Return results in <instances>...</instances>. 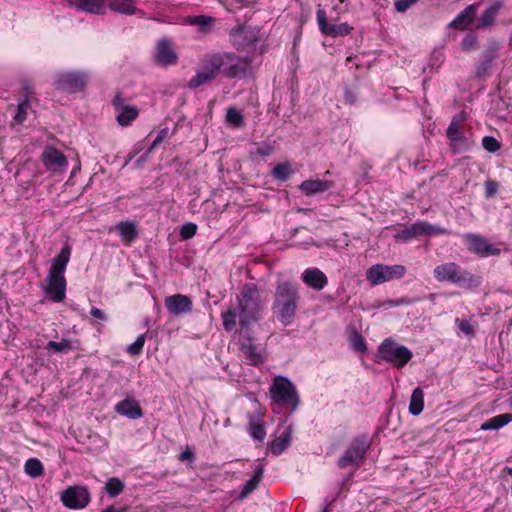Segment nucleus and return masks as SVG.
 <instances>
[{
    "label": "nucleus",
    "instance_id": "1",
    "mask_svg": "<svg viewBox=\"0 0 512 512\" xmlns=\"http://www.w3.org/2000/svg\"><path fill=\"white\" fill-rule=\"evenodd\" d=\"M300 300L299 285L289 280H279L275 286L272 311L284 326L293 323Z\"/></svg>",
    "mask_w": 512,
    "mask_h": 512
},
{
    "label": "nucleus",
    "instance_id": "2",
    "mask_svg": "<svg viewBox=\"0 0 512 512\" xmlns=\"http://www.w3.org/2000/svg\"><path fill=\"white\" fill-rule=\"evenodd\" d=\"M433 275L439 282H449L467 290H474L483 283L481 275L473 274L455 262L436 266Z\"/></svg>",
    "mask_w": 512,
    "mask_h": 512
},
{
    "label": "nucleus",
    "instance_id": "3",
    "mask_svg": "<svg viewBox=\"0 0 512 512\" xmlns=\"http://www.w3.org/2000/svg\"><path fill=\"white\" fill-rule=\"evenodd\" d=\"M239 323L242 331L257 321L262 310L258 287L255 283H245L237 296Z\"/></svg>",
    "mask_w": 512,
    "mask_h": 512
},
{
    "label": "nucleus",
    "instance_id": "4",
    "mask_svg": "<svg viewBox=\"0 0 512 512\" xmlns=\"http://www.w3.org/2000/svg\"><path fill=\"white\" fill-rule=\"evenodd\" d=\"M90 80V74L83 70L61 71L53 77V86L55 89L75 94L85 90Z\"/></svg>",
    "mask_w": 512,
    "mask_h": 512
},
{
    "label": "nucleus",
    "instance_id": "5",
    "mask_svg": "<svg viewBox=\"0 0 512 512\" xmlns=\"http://www.w3.org/2000/svg\"><path fill=\"white\" fill-rule=\"evenodd\" d=\"M271 399L277 405H289L291 411H295L300 403V399L295 385L285 376H276L270 387Z\"/></svg>",
    "mask_w": 512,
    "mask_h": 512
},
{
    "label": "nucleus",
    "instance_id": "6",
    "mask_svg": "<svg viewBox=\"0 0 512 512\" xmlns=\"http://www.w3.org/2000/svg\"><path fill=\"white\" fill-rule=\"evenodd\" d=\"M412 352L403 345H399L391 339H385L378 347L377 362L385 361L396 368L404 367L412 358Z\"/></svg>",
    "mask_w": 512,
    "mask_h": 512
},
{
    "label": "nucleus",
    "instance_id": "7",
    "mask_svg": "<svg viewBox=\"0 0 512 512\" xmlns=\"http://www.w3.org/2000/svg\"><path fill=\"white\" fill-rule=\"evenodd\" d=\"M451 231L437 226L432 225L426 221H416L415 223L405 226L398 230L394 235L396 242H409L414 238L421 236H432V235H450Z\"/></svg>",
    "mask_w": 512,
    "mask_h": 512
},
{
    "label": "nucleus",
    "instance_id": "8",
    "mask_svg": "<svg viewBox=\"0 0 512 512\" xmlns=\"http://www.w3.org/2000/svg\"><path fill=\"white\" fill-rule=\"evenodd\" d=\"M265 33L258 26L242 25L230 30L231 45L237 51H245L264 39Z\"/></svg>",
    "mask_w": 512,
    "mask_h": 512
},
{
    "label": "nucleus",
    "instance_id": "9",
    "mask_svg": "<svg viewBox=\"0 0 512 512\" xmlns=\"http://www.w3.org/2000/svg\"><path fill=\"white\" fill-rule=\"evenodd\" d=\"M370 448V440L367 435L362 434L355 437L344 454L338 460L340 468H346L350 465H358L364 459L366 452Z\"/></svg>",
    "mask_w": 512,
    "mask_h": 512
},
{
    "label": "nucleus",
    "instance_id": "10",
    "mask_svg": "<svg viewBox=\"0 0 512 512\" xmlns=\"http://www.w3.org/2000/svg\"><path fill=\"white\" fill-rule=\"evenodd\" d=\"M406 273V268L403 265H384L375 264L371 266L366 272V279L372 285H379L394 279L402 278Z\"/></svg>",
    "mask_w": 512,
    "mask_h": 512
},
{
    "label": "nucleus",
    "instance_id": "11",
    "mask_svg": "<svg viewBox=\"0 0 512 512\" xmlns=\"http://www.w3.org/2000/svg\"><path fill=\"white\" fill-rule=\"evenodd\" d=\"M501 49V44L491 39L488 41L486 48L481 53V60L475 67V77L481 80L486 79L490 75L493 62L498 57V52Z\"/></svg>",
    "mask_w": 512,
    "mask_h": 512
},
{
    "label": "nucleus",
    "instance_id": "12",
    "mask_svg": "<svg viewBox=\"0 0 512 512\" xmlns=\"http://www.w3.org/2000/svg\"><path fill=\"white\" fill-rule=\"evenodd\" d=\"M63 505L70 509H82L90 502V493L87 487L70 486L61 493Z\"/></svg>",
    "mask_w": 512,
    "mask_h": 512
},
{
    "label": "nucleus",
    "instance_id": "13",
    "mask_svg": "<svg viewBox=\"0 0 512 512\" xmlns=\"http://www.w3.org/2000/svg\"><path fill=\"white\" fill-rule=\"evenodd\" d=\"M112 106L118 113L116 121L119 126H129L139 116V109L136 106L126 104L121 92H117L112 99Z\"/></svg>",
    "mask_w": 512,
    "mask_h": 512
},
{
    "label": "nucleus",
    "instance_id": "14",
    "mask_svg": "<svg viewBox=\"0 0 512 512\" xmlns=\"http://www.w3.org/2000/svg\"><path fill=\"white\" fill-rule=\"evenodd\" d=\"M466 248L480 257H489L499 255L501 250L488 243L483 236L467 233L463 236Z\"/></svg>",
    "mask_w": 512,
    "mask_h": 512
},
{
    "label": "nucleus",
    "instance_id": "15",
    "mask_svg": "<svg viewBox=\"0 0 512 512\" xmlns=\"http://www.w3.org/2000/svg\"><path fill=\"white\" fill-rule=\"evenodd\" d=\"M317 23L321 33L325 36L336 38L348 35L352 27L348 23L331 24L328 22L324 9L319 8L316 12Z\"/></svg>",
    "mask_w": 512,
    "mask_h": 512
},
{
    "label": "nucleus",
    "instance_id": "16",
    "mask_svg": "<svg viewBox=\"0 0 512 512\" xmlns=\"http://www.w3.org/2000/svg\"><path fill=\"white\" fill-rule=\"evenodd\" d=\"M41 160L48 171L55 173L63 172L68 165L66 156L53 146L45 147L41 155Z\"/></svg>",
    "mask_w": 512,
    "mask_h": 512
},
{
    "label": "nucleus",
    "instance_id": "17",
    "mask_svg": "<svg viewBox=\"0 0 512 512\" xmlns=\"http://www.w3.org/2000/svg\"><path fill=\"white\" fill-rule=\"evenodd\" d=\"M45 293L50 300L59 303L66 297V278L65 275L48 273L45 279Z\"/></svg>",
    "mask_w": 512,
    "mask_h": 512
},
{
    "label": "nucleus",
    "instance_id": "18",
    "mask_svg": "<svg viewBox=\"0 0 512 512\" xmlns=\"http://www.w3.org/2000/svg\"><path fill=\"white\" fill-rule=\"evenodd\" d=\"M164 303L167 311L174 316L189 313L193 308L191 298L183 294L167 296Z\"/></svg>",
    "mask_w": 512,
    "mask_h": 512
},
{
    "label": "nucleus",
    "instance_id": "19",
    "mask_svg": "<svg viewBox=\"0 0 512 512\" xmlns=\"http://www.w3.org/2000/svg\"><path fill=\"white\" fill-rule=\"evenodd\" d=\"M231 79H242L252 73V58L230 52Z\"/></svg>",
    "mask_w": 512,
    "mask_h": 512
},
{
    "label": "nucleus",
    "instance_id": "20",
    "mask_svg": "<svg viewBox=\"0 0 512 512\" xmlns=\"http://www.w3.org/2000/svg\"><path fill=\"white\" fill-rule=\"evenodd\" d=\"M155 62L160 66H170L177 62V54L171 47L168 39L158 41L155 51Z\"/></svg>",
    "mask_w": 512,
    "mask_h": 512
},
{
    "label": "nucleus",
    "instance_id": "21",
    "mask_svg": "<svg viewBox=\"0 0 512 512\" xmlns=\"http://www.w3.org/2000/svg\"><path fill=\"white\" fill-rule=\"evenodd\" d=\"M217 77L208 57L206 56L202 61V66L196 75L193 76L189 82L188 87L191 89L198 88L206 83L211 82Z\"/></svg>",
    "mask_w": 512,
    "mask_h": 512
},
{
    "label": "nucleus",
    "instance_id": "22",
    "mask_svg": "<svg viewBox=\"0 0 512 512\" xmlns=\"http://www.w3.org/2000/svg\"><path fill=\"white\" fill-rule=\"evenodd\" d=\"M301 279L308 287L320 291L324 289L328 284V278L318 268H307L301 274Z\"/></svg>",
    "mask_w": 512,
    "mask_h": 512
},
{
    "label": "nucleus",
    "instance_id": "23",
    "mask_svg": "<svg viewBox=\"0 0 512 512\" xmlns=\"http://www.w3.org/2000/svg\"><path fill=\"white\" fill-rule=\"evenodd\" d=\"M68 6L95 15L106 13L105 0H67Z\"/></svg>",
    "mask_w": 512,
    "mask_h": 512
},
{
    "label": "nucleus",
    "instance_id": "24",
    "mask_svg": "<svg viewBox=\"0 0 512 512\" xmlns=\"http://www.w3.org/2000/svg\"><path fill=\"white\" fill-rule=\"evenodd\" d=\"M71 252L72 247L68 242H66L60 252L52 259L48 273L64 275L66 267L70 261Z\"/></svg>",
    "mask_w": 512,
    "mask_h": 512
},
{
    "label": "nucleus",
    "instance_id": "25",
    "mask_svg": "<svg viewBox=\"0 0 512 512\" xmlns=\"http://www.w3.org/2000/svg\"><path fill=\"white\" fill-rule=\"evenodd\" d=\"M115 411L129 419L142 418L144 413L138 402L132 398H126L115 405Z\"/></svg>",
    "mask_w": 512,
    "mask_h": 512
},
{
    "label": "nucleus",
    "instance_id": "26",
    "mask_svg": "<svg viewBox=\"0 0 512 512\" xmlns=\"http://www.w3.org/2000/svg\"><path fill=\"white\" fill-rule=\"evenodd\" d=\"M478 4H470L457 17L449 23V27L458 30H466L473 22L477 13Z\"/></svg>",
    "mask_w": 512,
    "mask_h": 512
},
{
    "label": "nucleus",
    "instance_id": "27",
    "mask_svg": "<svg viewBox=\"0 0 512 512\" xmlns=\"http://www.w3.org/2000/svg\"><path fill=\"white\" fill-rule=\"evenodd\" d=\"M207 57L217 76L221 73L223 76L231 79L230 52L214 53Z\"/></svg>",
    "mask_w": 512,
    "mask_h": 512
},
{
    "label": "nucleus",
    "instance_id": "28",
    "mask_svg": "<svg viewBox=\"0 0 512 512\" xmlns=\"http://www.w3.org/2000/svg\"><path fill=\"white\" fill-rule=\"evenodd\" d=\"M334 183L332 181L320 180V179H309L303 181L299 189L306 195L312 196L319 193H323L328 191L333 187Z\"/></svg>",
    "mask_w": 512,
    "mask_h": 512
},
{
    "label": "nucleus",
    "instance_id": "29",
    "mask_svg": "<svg viewBox=\"0 0 512 512\" xmlns=\"http://www.w3.org/2000/svg\"><path fill=\"white\" fill-rule=\"evenodd\" d=\"M240 350L250 365L257 366L264 361L263 356L257 352V347L251 337H246L241 341Z\"/></svg>",
    "mask_w": 512,
    "mask_h": 512
},
{
    "label": "nucleus",
    "instance_id": "30",
    "mask_svg": "<svg viewBox=\"0 0 512 512\" xmlns=\"http://www.w3.org/2000/svg\"><path fill=\"white\" fill-rule=\"evenodd\" d=\"M292 426L285 427L283 432L271 443V453L275 456L281 455L291 444Z\"/></svg>",
    "mask_w": 512,
    "mask_h": 512
},
{
    "label": "nucleus",
    "instance_id": "31",
    "mask_svg": "<svg viewBox=\"0 0 512 512\" xmlns=\"http://www.w3.org/2000/svg\"><path fill=\"white\" fill-rule=\"evenodd\" d=\"M136 0H105L106 8L122 15H134L137 12Z\"/></svg>",
    "mask_w": 512,
    "mask_h": 512
},
{
    "label": "nucleus",
    "instance_id": "32",
    "mask_svg": "<svg viewBox=\"0 0 512 512\" xmlns=\"http://www.w3.org/2000/svg\"><path fill=\"white\" fill-rule=\"evenodd\" d=\"M264 467L263 465H258L254 470V475L246 481L243 485L240 494L238 496L239 500H243L248 497L250 493H252L259 485V483L263 479Z\"/></svg>",
    "mask_w": 512,
    "mask_h": 512
},
{
    "label": "nucleus",
    "instance_id": "33",
    "mask_svg": "<svg viewBox=\"0 0 512 512\" xmlns=\"http://www.w3.org/2000/svg\"><path fill=\"white\" fill-rule=\"evenodd\" d=\"M502 7V3L496 2L487 7L482 13L477 28H489L491 27Z\"/></svg>",
    "mask_w": 512,
    "mask_h": 512
},
{
    "label": "nucleus",
    "instance_id": "34",
    "mask_svg": "<svg viewBox=\"0 0 512 512\" xmlns=\"http://www.w3.org/2000/svg\"><path fill=\"white\" fill-rule=\"evenodd\" d=\"M510 422H512L511 413L499 414L485 421L481 425L480 429L482 431L497 430L509 424Z\"/></svg>",
    "mask_w": 512,
    "mask_h": 512
},
{
    "label": "nucleus",
    "instance_id": "35",
    "mask_svg": "<svg viewBox=\"0 0 512 512\" xmlns=\"http://www.w3.org/2000/svg\"><path fill=\"white\" fill-rule=\"evenodd\" d=\"M116 230L119 232L122 240L131 243L138 237V230L136 225L131 221H122L116 225Z\"/></svg>",
    "mask_w": 512,
    "mask_h": 512
},
{
    "label": "nucleus",
    "instance_id": "36",
    "mask_svg": "<svg viewBox=\"0 0 512 512\" xmlns=\"http://www.w3.org/2000/svg\"><path fill=\"white\" fill-rule=\"evenodd\" d=\"M424 408V393L421 387H416L411 394L409 403V412L413 416H418Z\"/></svg>",
    "mask_w": 512,
    "mask_h": 512
},
{
    "label": "nucleus",
    "instance_id": "37",
    "mask_svg": "<svg viewBox=\"0 0 512 512\" xmlns=\"http://www.w3.org/2000/svg\"><path fill=\"white\" fill-rule=\"evenodd\" d=\"M248 432L254 440L260 442L266 437V430L263 422L254 415L249 417Z\"/></svg>",
    "mask_w": 512,
    "mask_h": 512
},
{
    "label": "nucleus",
    "instance_id": "38",
    "mask_svg": "<svg viewBox=\"0 0 512 512\" xmlns=\"http://www.w3.org/2000/svg\"><path fill=\"white\" fill-rule=\"evenodd\" d=\"M446 136L451 142L461 143L465 148L469 147V142L461 131L460 126H456L454 123L449 124Z\"/></svg>",
    "mask_w": 512,
    "mask_h": 512
},
{
    "label": "nucleus",
    "instance_id": "39",
    "mask_svg": "<svg viewBox=\"0 0 512 512\" xmlns=\"http://www.w3.org/2000/svg\"><path fill=\"white\" fill-rule=\"evenodd\" d=\"M125 488V484L119 478L111 477L107 480L104 486L105 492L110 497H117L120 495Z\"/></svg>",
    "mask_w": 512,
    "mask_h": 512
},
{
    "label": "nucleus",
    "instance_id": "40",
    "mask_svg": "<svg viewBox=\"0 0 512 512\" xmlns=\"http://www.w3.org/2000/svg\"><path fill=\"white\" fill-rule=\"evenodd\" d=\"M25 472L32 478H37L44 473V467L37 458H29L24 466Z\"/></svg>",
    "mask_w": 512,
    "mask_h": 512
},
{
    "label": "nucleus",
    "instance_id": "41",
    "mask_svg": "<svg viewBox=\"0 0 512 512\" xmlns=\"http://www.w3.org/2000/svg\"><path fill=\"white\" fill-rule=\"evenodd\" d=\"M237 316H239L237 307H230L226 312L222 313L223 327L227 332L235 329Z\"/></svg>",
    "mask_w": 512,
    "mask_h": 512
},
{
    "label": "nucleus",
    "instance_id": "42",
    "mask_svg": "<svg viewBox=\"0 0 512 512\" xmlns=\"http://www.w3.org/2000/svg\"><path fill=\"white\" fill-rule=\"evenodd\" d=\"M292 173L293 170L289 163H279L271 171L272 177L280 181H287Z\"/></svg>",
    "mask_w": 512,
    "mask_h": 512
},
{
    "label": "nucleus",
    "instance_id": "43",
    "mask_svg": "<svg viewBox=\"0 0 512 512\" xmlns=\"http://www.w3.org/2000/svg\"><path fill=\"white\" fill-rule=\"evenodd\" d=\"M213 22L214 18L205 15L193 16L188 20L189 24L198 26L203 33H207L211 29Z\"/></svg>",
    "mask_w": 512,
    "mask_h": 512
},
{
    "label": "nucleus",
    "instance_id": "44",
    "mask_svg": "<svg viewBox=\"0 0 512 512\" xmlns=\"http://www.w3.org/2000/svg\"><path fill=\"white\" fill-rule=\"evenodd\" d=\"M226 121L231 124L233 127L240 128L244 126V117L242 113L234 108L230 107L226 112Z\"/></svg>",
    "mask_w": 512,
    "mask_h": 512
},
{
    "label": "nucleus",
    "instance_id": "45",
    "mask_svg": "<svg viewBox=\"0 0 512 512\" xmlns=\"http://www.w3.org/2000/svg\"><path fill=\"white\" fill-rule=\"evenodd\" d=\"M45 349L52 350L56 353H68L72 349V345L69 339H63L60 342L49 341Z\"/></svg>",
    "mask_w": 512,
    "mask_h": 512
},
{
    "label": "nucleus",
    "instance_id": "46",
    "mask_svg": "<svg viewBox=\"0 0 512 512\" xmlns=\"http://www.w3.org/2000/svg\"><path fill=\"white\" fill-rule=\"evenodd\" d=\"M30 106V101L28 97H25L17 106V112L14 116V121L17 124H22L27 119V110Z\"/></svg>",
    "mask_w": 512,
    "mask_h": 512
},
{
    "label": "nucleus",
    "instance_id": "47",
    "mask_svg": "<svg viewBox=\"0 0 512 512\" xmlns=\"http://www.w3.org/2000/svg\"><path fill=\"white\" fill-rule=\"evenodd\" d=\"M147 333L140 334L137 339L127 347V352L130 355L137 356L143 351Z\"/></svg>",
    "mask_w": 512,
    "mask_h": 512
},
{
    "label": "nucleus",
    "instance_id": "48",
    "mask_svg": "<svg viewBox=\"0 0 512 512\" xmlns=\"http://www.w3.org/2000/svg\"><path fill=\"white\" fill-rule=\"evenodd\" d=\"M477 43H478L477 35L474 33H468L462 39L460 46L463 51H471L476 48Z\"/></svg>",
    "mask_w": 512,
    "mask_h": 512
},
{
    "label": "nucleus",
    "instance_id": "49",
    "mask_svg": "<svg viewBox=\"0 0 512 512\" xmlns=\"http://www.w3.org/2000/svg\"><path fill=\"white\" fill-rule=\"evenodd\" d=\"M482 146L490 153H495L501 148V143L493 136H485L482 139Z\"/></svg>",
    "mask_w": 512,
    "mask_h": 512
},
{
    "label": "nucleus",
    "instance_id": "50",
    "mask_svg": "<svg viewBox=\"0 0 512 512\" xmlns=\"http://www.w3.org/2000/svg\"><path fill=\"white\" fill-rule=\"evenodd\" d=\"M351 344L353 349L358 352H365L367 350L365 338L357 331L351 337Z\"/></svg>",
    "mask_w": 512,
    "mask_h": 512
},
{
    "label": "nucleus",
    "instance_id": "51",
    "mask_svg": "<svg viewBox=\"0 0 512 512\" xmlns=\"http://www.w3.org/2000/svg\"><path fill=\"white\" fill-rule=\"evenodd\" d=\"M485 186V197L490 199L494 197L499 189V183L493 179H487L484 183Z\"/></svg>",
    "mask_w": 512,
    "mask_h": 512
},
{
    "label": "nucleus",
    "instance_id": "52",
    "mask_svg": "<svg viewBox=\"0 0 512 512\" xmlns=\"http://www.w3.org/2000/svg\"><path fill=\"white\" fill-rule=\"evenodd\" d=\"M274 153V146L270 143H261L252 154H257L262 158L269 157Z\"/></svg>",
    "mask_w": 512,
    "mask_h": 512
},
{
    "label": "nucleus",
    "instance_id": "53",
    "mask_svg": "<svg viewBox=\"0 0 512 512\" xmlns=\"http://www.w3.org/2000/svg\"><path fill=\"white\" fill-rule=\"evenodd\" d=\"M197 232V225L194 223H186L181 227L180 230V236L182 239H190L192 238Z\"/></svg>",
    "mask_w": 512,
    "mask_h": 512
},
{
    "label": "nucleus",
    "instance_id": "54",
    "mask_svg": "<svg viewBox=\"0 0 512 512\" xmlns=\"http://www.w3.org/2000/svg\"><path fill=\"white\" fill-rule=\"evenodd\" d=\"M169 133L168 128H163L159 131L157 137L154 139L150 147L148 148V153L151 152L155 147H157L167 136Z\"/></svg>",
    "mask_w": 512,
    "mask_h": 512
},
{
    "label": "nucleus",
    "instance_id": "55",
    "mask_svg": "<svg viewBox=\"0 0 512 512\" xmlns=\"http://www.w3.org/2000/svg\"><path fill=\"white\" fill-rule=\"evenodd\" d=\"M418 0H396L395 1V9L398 12L407 11L412 5H414Z\"/></svg>",
    "mask_w": 512,
    "mask_h": 512
},
{
    "label": "nucleus",
    "instance_id": "56",
    "mask_svg": "<svg viewBox=\"0 0 512 512\" xmlns=\"http://www.w3.org/2000/svg\"><path fill=\"white\" fill-rule=\"evenodd\" d=\"M458 328L466 335H473L474 329L469 321L456 319Z\"/></svg>",
    "mask_w": 512,
    "mask_h": 512
},
{
    "label": "nucleus",
    "instance_id": "57",
    "mask_svg": "<svg viewBox=\"0 0 512 512\" xmlns=\"http://www.w3.org/2000/svg\"><path fill=\"white\" fill-rule=\"evenodd\" d=\"M415 302H417L416 299H411L409 297H402L400 299L389 300L388 304L391 307H398V306H401V305H411V304H413Z\"/></svg>",
    "mask_w": 512,
    "mask_h": 512
},
{
    "label": "nucleus",
    "instance_id": "58",
    "mask_svg": "<svg viewBox=\"0 0 512 512\" xmlns=\"http://www.w3.org/2000/svg\"><path fill=\"white\" fill-rule=\"evenodd\" d=\"M90 315L100 321H105L107 319L105 312L94 306L90 309Z\"/></svg>",
    "mask_w": 512,
    "mask_h": 512
},
{
    "label": "nucleus",
    "instance_id": "59",
    "mask_svg": "<svg viewBox=\"0 0 512 512\" xmlns=\"http://www.w3.org/2000/svg\"><path fill=\"white\" fill-rule=\"evenodd\" d=\"M195 459V454L192 450L187 448L186 450L182 451L179 455V460L181 461H190L192 462Z\"/></svg>",
    "mask_w": 512,
    "mask_h": 512
},
{
    "label": "nucleus",
    "instance_id": "60",
    "mask_svg": "<svg viewBox=\"0 0 512 512\" xmlns=\"http://www.w3.org/2000/svg\"><path fill=\"white\" fill-rule=\"evenodd\" d=\"M344 99L346 103L354 104L357 100V96L351 89L346 88L344 92Z\"/></svg>",
    "mask_w": 512,
    "mask_h": 512
},
{
    "label": "nucleus",
    "instance_id": "61",
    "mask_svg": "<svg viewBox=\"0 0 512 512\" xmlns=\"http://www.w3.org/2000/svg\"><path fill=\"white\" fill-rule=\"evenodd\" d=\"M467 115L465 111H461L458 114H456L450 123L456 124V126H460L463 122L466 121Z\"/></svg>",
    "mask_w": 512,
    "mask_h": 512
},
{
    "label": "nucleus",
    "instance_id": "62",
    "mask_svg": "<svg viewBox=\"0 0 512 512\" xmlns=\"http://www.w3.org/2000/svg\"><path fill=\"white\" fill-rule=\"evenodd\" d=\"M22 89L25 91L26 97L33 93V87L30 86L27 80L22 81Z\"/></svg>",
    "mask_w": 512,
    "mask_h": 512
},
{
    "label": "nucleus",
    "instance_id": "63",
    "mask_svg": "<svg viewBox=\"0 0 512 512\" xmlns=\"http://www.w3.org/2000/svg\"><path fill=\"white\" fill-rule=\"evenodd\" d=\"M102 512H122V510L116 509L114 506H109L105 508Z\"/></svg>",
    "mask_w": 512,
    "mask_h": 512
},
{
    "label": "nucleus",
    "instance_id": "64",
    "mask_svg": "<svg viewBox=\"0 0 512 512\" xmlns=\"http://www.w3.org/2000/svg\"><path fill=\"white\" fill-rule=\"evenodd\" d=\"M509 406L512 409V397L509 399Z\"/></svg>",
    "mask_w": 512,
    "mask_h": 512
}]
</instances>
